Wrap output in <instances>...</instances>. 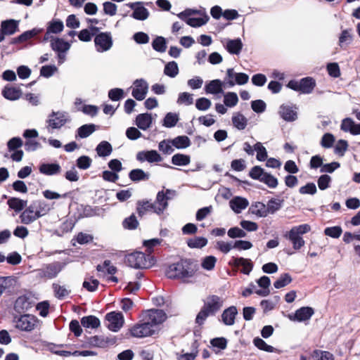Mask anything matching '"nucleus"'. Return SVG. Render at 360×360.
Listing matches in <instances>:
<instances>
[{
    "instance_id": "54",
    "label": "nucleus",
    "mask_w": 360,
    "mask_h": 360,
    "mask_svg": "<svg viewBox=\"0 0 360 360\" xmlns=\"http://www.w3.org/2000/svg\"><path fill=\"white\" fill-rule=\"evenodd\" d=\"M158 148L161 152L167 155L172 154L174 150L172 140L165 139L160 141L158 145Z\"/></svg>"
},
{
    "instance_id": "15",
    "label": "nucleus",
    "mask_w": 360,
    "mask_h": 360,
    "mask_svg": "<svg viewBox=\"0 0 360 360\" xmlns=\"http://www.w3.org/2000/svg\"><path fill=\"white\" fill-rule=\"evenodd\" d=\"M314 314L312 307H302L297 309L295 314H288V317L292 321L303 322L309 320Z\"/></svg>"
},
{
    "instance_id": "24",
    "label": "nucleus",
    "mask_w": 360,
    "mask_h": 360,
    "mask_svg": "<svg viewBox=\"0 0 360 360\" xmlns=\"http://www.w3.org/2000/svg\"><path fill=\"white\" fill-rule=\"evenodd\" d=\"M153 118L151 114L141 113L136 116V124L141 130H147L151 127Z\"/></svg>"
},
{
    "instance_id": "25",
    "label": "nucleus",
    "mask_w": 360,
    "mask_h": 360,
    "mask_svg": "<svg viewBox=\"0 0 360 360\" xmlns=\"http://www.w3.org/2000/svg\"><path fill=\"white\" fill-rule=\"evenodd\" d=\"M3 96L10 101H15L19 99L22 96V91L18 87L6 86L2 90Z\"/></svg>"
},
{
    "instance_id": "26",
    "label": "nucleus",
    "mask_w": 360,
    "mask_h": 360,
    "mask_svg": "<svg viewBox=\"0 0 360 360\" xmlns=\"http://www.w3.org/2000/svg\"><path fill=\"white\" fill-rule=\"evenodd\" d=\"M237 314V309L234 306H231L226 309L221 314V320L223 323L226 326L233 325Z\"/></svg>"
},
{
    "instance_id": "56",
    "label": "nucleus",
    "mask_w": 360,
    "mask_h": 360,
    "mask_svg": "<svg viewBox=\"0 0 360 360\" xmlns=\"http://www.w3.org/2000/svg\"><path fill=\"white\" fill-rule=\"evenodd\" d=\"M92 163V160L86 155H82L77 158L76 161L77 167L80 169H89Z\"/></svg>"
},
{
    "instance_id": "61",
    "label": "nucleus",
    "mask_w": 360,
    "mask_h": 360,
    "mask_svg": "<svg viewBox=\"0 0 360 360\" xmlns=\"http://www.w3.org/2000/svg\"><path fill=\"white\" fill-rule=\"evenodd\" d=\"M342 233V229L339 226L327 227L324 230L325 235L330 236L333 238H339Z\"/></svg>"
},
{
    "instance_id": "5",
    "label": "nucleus",
    "mask_w": 360,
    "mask_h": 360,
    "mask_svg": "<svg viewBox=\"0 0 360 360\" xmlns=\"http://www.w3.org/2000/svg\"><path fill=\"white\" fill-rule=\"evenodd\" d=\"M167 319V314L162 309H152L143 312L142 321L148 322L153 328L162 323Z\"/></svg>"
},
{
    "instance_id": "50",
    "label": "nucleus",
    "mask_w": 360,
    "mask_h": 360,
    "mask_svg": "<svg viewBox=\"0 0 360 360\" xmlns=\"http://www.w3.org/2000/svg\"><path fill=\"white\" fill-rule=\"evenodd\" d=\"M179 120V119L177 114L174 112H168L163 120L162 124L165 127L172 128L177 124Z\"/></svg>"
},
{
    "instance_id": "27",
    "label": "nucleus",
    "mask_w": 360,
    "mask_h": 360,
    "mask_svg": "<svg viewBox=\"0 0 360 360\" xmlns=\"http://www.w3.org/2000/svg\"><path fill=\"white\" fill-rule=\"evenodd\" d=\"M187 25L193 27H198L205 25L210 20V17L206 13L205 9H203V16L200 18H191L186 17V19H181Z\"/></svg>"
},
{
    "instance_id": "11",
    "label": "nucleus",
    "mask_w": 360,
    "mask_h": 360,
    "mask_svg": "<svg viewBox=\"0 0 360 360\" xmlns=\"http://www.w3.org/2000/svg\"><path fill=\"white\" fill-rule=\"evenodd\" d=\"M108 321V328L113 332H117L124 325V319L122 312L111 311L105 315Z\"/></svg>"
},
{
    "instance_id": "57",
    "label": "nucleus",
    "mask_w": 360,
    "mask_h": 360,
    "mask_svg": "<svg viewBox=\"0 0 360 360\" xmlns=\"http://www.w3.org/2000/svg\"><path fill=\"white\" fill-rule=\"evenodd\" d=\"M15 306L22 310L27 311L32 307V304L27 297L20 296L16 300Z\"/></svg>"
},
{
    "instance_id": "3",
    "label": "nucleus",
    "mask_w": 360,
    "mask_h": 360,
    "mask_svg": "<svg viewBox=\"0 0 360 360\" xmlns=\"http://www.w3.org/2000/svg\"><path fill=\"white\" fill-rule=\"evenodd\" d=\"M316 86V82L312 77H304L300 81L290 80L287 86L302 94H309L312 92Z\"/></svg>"
},
{
    "instance_id": "31",
    "label": "nucleus",
    "mask_w": 360,
    "mask_h": 360,
    "mask_svg": "<svg viewBox=\"0 0 360 360\" xmlns=\"http://www.w3.org/2000/svg\"><path fill=\"white\" fill-rule=\"evenodd\" d=\"M1 26L5 35H11L18 31V23L14 20H7L2 21Z\"/></svg>"
},
{
    "instance_id": "20",
    "label": "nucleus",
    "mask_w": 360,
    "mask_h": 360,
    "mask_svg": "<svg viewBox=\"0 0 360 360\" xmlns=\"http://www.w3.org/2000/svg\"><path fill=\"white\" fill-rule=\"evenodd\" d=\"M25 207L26 208L20 215L21 223L24 224H30L39 218L32 202Z\"/></svg>"
},
{
    "instance_id": "39",
    "label": "nucleus",
    "mask_w": 360,
    "mask_h": 360,
    "mask_svg": "<svg viewBox=\"0 0 360 360\" xmlns=\"http://www.w3.org/2000/svg\"><path fill=\"white\" fill-rule=\"evenodd\" d=\"M96 129V126L94 124H84L77 130V136L84 139L89 136Z\"/></svg>"
},
{
    "instance_id": "40",
    "label": "nucleus",
    "mask_w": 360,
    "mask_h": 360,
    "mask_svg": "<svg viewBox=\"0 0 360 360\" xmlns=\"http://www.w3.org/2000/svg\"><path fill=\"white\" fill-rule=\"evenodd\" d=\"M96 151L100 157H107L112 151V146L105 141H101L96 148Z\"/></svg>"
},
{
    "instance_id": "32",
    "label": "nucleus",
    "mask_w": 360,
    "mask_h": 360,
    "mask_svg": "<svg viewBox=\"0 0 360 360\" xmlns=\"http://www.w3.org/2000/svg\"><path fill=\"white\" fill-rule=\"evenodd\" d=\"M232 124L238 130H243L247 124V118L240 112L233 113L231 118Z\"/></svg>"
},
{
    "instance_id": "58",
    "label": "nucleus",
    "mask_w": 360,
    "mask_h": 360,
    "mask_svg": "<svg viewBox=\"0 0 360 360\" xmlns=\"http://www.w3.org/2000/svg\"><path fill=\"white\" fill-rule=\"evenodd\" d=\"M53 289L56 297L60 300L68 296L70 293V291L65 286L56 283L53 284Z\"/></svg>"
},
{
    "instance_id": "46",
    "label": "nucleus",
    "mask_w": 360,
    "mask_h": 360,
    "mask_svg": "<svg viewBox=\"0 0 360 360\" xmlns=\"http://www.w3.org/2000/svg\"><path fill=\"white\" fill-rule=\"evenodd\" d=\"M47 28L49 32L59 34L63 30L64 25L60 20L53 19L49 22Z\"/></svg>"
},
{
    "instance_id": "63",
    "label": "nucleus",
    "mask_w": 360,
    "mask_h": 360,
    "mask_svg": "<svg viewBox=\"0 0 360 360\" xmlns=\"http://www.w3.org/2000/svg\"><path fill=\"white\" fill-rule=\"evenodd\" d=\"M217 259L214 256H207L202 262V267L206 270L210 271L214 269Z\"/></svg>"
},
{
    "instance_id": "4",
    "label": "nucleus",
    "mask_w": 360,
    "mask_h": 360,
    "mask_svg": "<svg viewBox=\"0 0 360 360\" xmlns=\"http://www.w3.org/2000/svg\"><path fill=\"white\" fill-rule=\"evenodd\" d=\"M65 264L55 262L44 265L42 268L36 270L37 276L40 278L52 279L56 278L65 267Z\"/></svg>"
},
{
    "instance_id": "18",
    "label": "nucleus",
    "mask_w": 360,
    "mask_h": 360,
    "mask_svg": "<svg viewBox=\"0 0 360 360\" xmlns=\"http://www.w3.org/2000/svg\"><path fill=\"white\" fill-rule=\"evenodd\" d=\"M221 43L225 49L231 54L239 55L242 51L243 44L240 39H224Z\"/></svg>"
},
{
    "instance_id": "29",
    "label": "nucleus",
    "mask_w": 360,
    "mask_h": 360,
    "mask_svg": "<svg viewBox=\"0 0 360 360\" xmlns=\"http://www.w3.org/2000/svg\"><path fill=\"white\" fill-rule=\"evenodd\" d=\"M39 169L41 174L51 176L60 173L61 167L57 163H44L40 165Z\"/></svg>"
},
{
    "instance_id": "48",
    "label": "nucleus",
    "mask_w": 360,
    "mask_h": 360,
    "mask_svg": "<svg viewBox=\"0 0 360 360\" xmlns=\"http://www.w3.org/2000/svg\"><path fill=\"white\" fill-rule=\"evenodd\" d=\"M164 73L172 78L175 77L179 74V67L175 61H171L165 66Z\"/></svg>"
},
{
    "instance_id": "53",
    "label": "nucleus",
    "mask_w": 360,
    "mask_h": 360,
    "mask_svg": "<svg viewBox=\"0 0 360 360\" xmlns=\"http://www.w3.org/2000/svg\"><path fill=\"white\" fill-rule=\"evenodd\" d=\"M292 281L290 275L288 273L281 275V276L274 282V285L279 289L288 285Z\"/></svg>"
},
{
    "instance_id": "28",
    "label": "nucleus",
    "mask_w": 360,
    "mask_h": 360,
    "mask_svg": "<svg viewBox=\"0 0 360 360\" xmlns=\"http://www.w3.org/2000/svg\"><path fill=\"white\" fill-rule=\"evenodd\" d=\"M39 218L46 215L53 208L48 202L41 200L32 202Z\"/></svg>"
},
{
    "instance_id": "14",
    "label": "nucleus",
    "mask_w": 360,
    "mask_h": 360,
    "mask_svg": "<svg viewBox=\"0 0 360 360\" xmlns=\"http://www.w3.org/2000/svg\"><path fill=\"white\" fill-rule=\"evenodd\" d=\"M224 300L215 295H209L205 300L203 307L212 315H214L223 307Z\"/></svg>"
},
{
    "instance_id": "34",
    "label": "nucleus",
    "mask_w": 360,
    "mask_h": 360,
    "mask_svg": "<svg viewBox=\"0 0 360 360\" xmlns=\"http://www.w3.org/2000/svg\"><path fill=\"white\" fill-rule=\"evenodd\" d=\"M7 204L11 209L19 212L27 207V201L13 197L8 200Z\"/></svg>"
},
{
    "instance_id": "41",
    "label": "nucleus",
    "mask_w": 360,
    "mask_h": 360,
    "mask_svg": "<svg viewBox=\"0 0 360 360\" xmlns=\"http://www.w3.org/2000/svg\"><path fill=\"white\" fill-rule=\"evenodd\" d=\"M81 324L84 328H97L100 326V320L94 316H84L81 319Z\"/></svg>"
},
{
    "instance_id": "30",
    "label": "nucleus",
    "mask_w": 360,
    "mask_h": 360,
    "mask_svg": "<svg viewBox=\"0 0 360 360\" xmlns=\"http://www.w3.org/2000/svg\"><path fill=\"white\" fill-rule=\"evenodd\" d=\"M353 41V34L352 29H347L342 31L338 44L342 49H346Z\"/></svg>"
},
{
    "instance_id": "60",
    "label": "nucleus",
    "mask_w": 360,
    "mask_h": 360,
    "mask_svg": "<svg viewBox=\"0 0 360 360\" xmlns=\"http://www.w3.org/2000/svg\"><path fill=\"white\" fill-rule=\"evenodd\" d=\"M227 235L231 238H245L246 237L247 233L243 229L238 226H235L229 229Z\"/></svg>"
},
{
    "instance_id": "47",
    "label": "nucleus",
    "mask_w": 360,
    "mask_h": 360,
    "mask_svg": "<svg viewBox=\"0 0 360 360\" xmlns=\"http://www.w3.org/2000/svg\"><path fill=\"white\" fill-rule=\"evenodd\" d=\"M312 360H334L333 355L329 352L314 350L311 354Z\"/></svg>"
},
{
    "instance_id": "43",
    "label": "nucleus",
    "mask_w": 360,
    "mask_h": 360,
    "mask_svg": "<svg viewBox=\"0 0 360 360\" xmlns=\"http://www.w3.org/2000/svg\"><path fill=\"white\" fill-rule=\"evenodd\" d=\"M283 200L272 198L269 200L266 205V210L268 214H274L278 210H279L283 205Z\"/></svg>"
},
{
    "instance_id": "42",
    "label": "nucleus",
    "mask_w": 360,
    "mask_h": 360,
    "mask_svg": "<svg viewBox=\"0 0 360 360\" xmlns=\"http://www.w3.org/2000/svg\"><path fill=\"white\" fill-rule=\"evenodd\" d=\"M190 162V156L181 153L175 154L172 158V163L176 166H186Z\"/></svg>"
},
{
    "instance_id": "2",
    "label": "nucleus",
    "mask_w": 360,
    "mask_h": 360,
    "mask_svg": "<svg viewBox=\"0 0 360 360\" xmlns=\"http://www.w3.org/2000/svg\"><path fill=\"white\" fill-rule=\"evenodd\" d=\"M311 231V226L307 224H301L293 226L286 234L288 238L292 243L295 250H300L305 244L302 235L307 233Z\"/></svg>"
},
{
    "instance_id": "23",
    "label": "nucleus",
    "mask_w": 360,
    "mask_h": 360,
    "mask_svg": "<svg viewBox=\"0 0 360 360\" xmlns=\"http://www.w3.org/2000/svg\"><path fill=\"white\" fill-rule=\"evenodd\" d=\"M229 205L233 211L237 214L246 209L249 205L248 200L242 197L236 196L229 201Z\"/></svg>"
},
{
    "instance_id": "9",
    "label": "nucleus",
    "mask_w": 360,
    "mask_h": 360,
    "mask_svg": "<svg viewBox=\"0 0 360 360\" xmlns=\"http://www.w3.org/2000/svg\"><path fill=\"white\" fill-rule=\"evenodd\" d=\"M52 50L57 53L58 63H63L66 59V53L70 49V44L60 38H53L51 40Z\"/></svg>"
},
{
    "instance_id": "49",
    "label": "nucleus",
    "mask_w": 360,
    "mask_h": 360,
    "mask_svg": "<svg viewBox=\"0 0 360 360\" xmlns=\"http://www.w3.org/2000/svg\"><path fill=\"white\" fill-rule=\"evenodd\" d=\"M131 15L134 19H136L139 20H144L148 18L149 11H148V9L146 8L143 6L141 4L135 8V11H134Z\"/></svg>"
},
{
    "instance_id": "52",
    "label": "nucleus",
    "mask_w": 360,
    "mask_h": 360,
    "mask_svg": "<svg viewBox=\"0 0 360 360\" xmlns=\"http://www.w3.org/2000/svg\"><path fill=\"white\" fill-rule=\"evenodd\" d=\"M153 49L156 51L163 53L167 49L166 40L163 37H157L152 43Z\"/></svg>"
},
{
    "instance_id": "7",
    "label": "nucleus",
    "mask_w": 360,
    "mask_h": 360,
    "mask_svg": "<svg viewBox=\"0 0 360 360\" xmlns=\"http://www.w3.org/2000/svg\"><path fill=\"white\" fill-rule=\"evenodd\" d=\"M249 81V76L243 72H236L233 68L226 70L224 77V84L228 87H233L236 84L244 85Z\"/></svg>"
},
{
    "instance_id": "17",
    "label": "nucleus",
    "mask_w": 360,
    "mask_h": 360,
    "mask_svg": "<svg viewBox=\"0 0 360 360\" xmlns=\"http://www.w3.org/2000/svg\"><path fill=\"white\" fill-rule=\"evenodd\" d=\"M134 85L131 92L133 97L138 101L143 100L148 93V85L147 82L143 79H136L134 81Z\"/></svg>"
},
{
    "instance_id": "13",
    "label": "nucleus",
    "mask_w": 360,
    "mask_h": 360,
    "mask_svg": "<svg viewBox=\"0 0 360 360\" xmlns=\"http://www.w3.org/2000/svg\"><path fill=\"white\" fill-rule=\"evenodd\" d=\"M37 319L30 314L20 316L15 321V327L22 331L30 332L34 329Z\"/></svg>"
},
{
    "instance_id": "59",
    "label": "nucleus",
    "mask_w": 360,
    "mask_h": 360,
    "mask_svg": "<svg viewBox=\"0 0 360 360\" xmlns=\"http://www.w3.org/2000/svg\"><path fill=\"white\" fill-rule=\"evenodd\" d=\"M255 150L257 151V159L259 161H264L267 158V152L266 148L260 142H257L254 146Z\"/></svg>"
},
{
    "instance_id": "38",
    "label": "nucleus",
    "mask_w": 360,
    "mask_h": 360,
    "mask_svg": "<svg viewBox=\"0 0 360 360\" xmlns=\"http://www.w3.org/2000/svg\"><path fill=\"white\" fill-rule=\"evenodd\" d=\"M174 148L176 149H184L191 146V140L187 136H178L172 139Z\"/></svg>"
},
{
    "instance_id": "10",
    "label": "nucleus",
    "mask_w": 360,
    "mask_h": 360,
    "mask_svg": "<svg viewBox=\"0 0 360 360\" xmlns=\"http://www.w3.org/2000/svg\"><path fill=\"white\" fill-rule=\"evenodd\" d=\"M96 49L98 52H105L112 46V38L110 32H101L94 38Z\"/></svg>"
},
{
    "instance_id": "64",
    "label": "nucleus",
    "mask_w": 360,
    "mask_h": 360,
    "mask_svg": "<svg viewBox=\"0 0 360 360\" xmlns=\"http://www.w3.org/2000/svg\"><path fill=\"white\" fill-rule=\"evenodd\" d=\"M212 105L211 101L207 98H200L196 100L195 107L198 110L205 111L208 110Z\"/></svg>"
},
{
    "instance_id": "21",
    "label": "nucleus",
    "mask_w": 360,
    "mask_h": 360,
    "mask_svg": "<svg viewBox=\"0 0 360 360\" xmlns=\"http://www.w3.org/2000/svg\"><path fill=\"white\" fill-rule=\"evenodd\" d=\"M158 207L154 202L149 200H140L137 202V212L140 217L144 215L146 212H151L158 215L162 214L160 212H158Z\"/></svg>"
},
{
    "instance_id": "33",
    "label": "nucleus",
    "mask_w": 360,
    "mask_h": 360,
    "mask_svg": "<svg viewBox=\"0 0 360 360\" xmlns=\"http://www.w3.org/2000/svg\"><path fill=\"white\" fill-rule=\"evenodd\" d=\"M129 177L134 182L147 181L150 178V174L148 172H145L141 169H134L130 171Z\"/></svg>"
},
{
    "instance_id": "8",
    "label": "nucleus",
    "mask_w": 360,
    "mask_h": 360,
    "mask_svg": "<svg viewBox=\"0 0 360 360\" xmlns=\"http://www.w3.org/2000/svg\"><path fill=\"white\" fill-rule=\"evenodd\" d=\"M70 117L68 113L64 111H53L48 117L46 123L47 128L51 129H60L68 121Z\"/></svg>"
},
{
    "instance_id": "51",
    "label": "nucleus",
    "mask_w": 360,
    "mask_h": 360,
    "mask_svg": "<svg viewBox=\"0 0 360 360\" xmlns=\"http://www.w3.org/2000/svg\"><path fill=\"white\" fill-rule=\"evenodd\" d=\"M215 248L223 254H228L233 248V242L218 240L216 243Z\"/></svg>"
},
{
    "instance_id": "55",
    "label": "nucleus",
    "mask_w": 360,
    "mask_h": 360,
    "mask_svg": "<svg viewBox=\"0 0 360 360\" xmlns=\"http://www.w3.org/2000/svg\"><path fill=\"white\" fill-rule=\"evenodd\" d=\"M253 343L255 347L261 350L267 352H274L276 351V349L274 347L267 345L265 341L259 338H255L253 340Z\"/></svg>"
},
{
    "instance_id": "37",
    "label": "nucleus",
    "mask_w": 360,
    "mask_h": 360,
    "mask_svg": "<svg viewBox=\"0 0 360 360\" xmlns=\"http://www.w3.org/2000/svg\"><path fill=\"white\" fill-rule=\"evenodd\" d=\"M165 197L164 191L162 190L157 193L155 200V204L158 207V212H160L161 214H162L168 207V200Z\"/></svg>"
},
{
    "instance_id": "12",
    "label": "nucleus",
    "mask_w": 360,
    "mask_h": 360,
    "mask_svg": "<svg viewBox=\"0 0 360 360\" xmlns=\"http://www.w3.org/2000/svg\"><path fill=\"white\" fill-rule=\"evenodd\" d=\"M156 329L153 328L148 322L141 320V323L134 325L130 329L131 335L135 338H144L153 335Z\"/></svg>"
},
{
    "instance_id": "19",
    "label": "nucleus",
    "mask_w": 360,
    "mask_h": 360,
    "mask_svg": "<svg viewBox=\"0 0 360 360\" xmlns=\"http://www.w3.org/2000/svg\"><path fill=\"white\" fill-rule=\"evenodd\" d=\"M136 160L141 162L147 161L149 163H155L161 162L162 158L155 150H142L136 154Z\"/></svg>"
},
{
    "instance_id": "44",
    "label": "nucleus",
    "mask_w": 360,
    "mask_h": 360,
    "mask_svg": "<svg viewBox=\"0 0 360 360\" xmlns=\"http://www.w3.org/2000/svg\"><path fill=\"white\" fill-rule=\"evenodd\" d=\"M207 244V239L205 237H195L187 240V245L191 248H202Z\"/></svg>"
},
{
    "instance_id": "22",
    "label": "nucleus",
    "mask_w": 360,
    "mask_h": 360,
    "mask_svg": "<svg viewBox=\"0 0 360 360\" xmlns=\"http://www.w3.org/2000/svg\"><path fill=\"white\" fill-rule=\"evenodd\" d=\"M223 86H226L224 80L222 82L220 79H213L207 83L205 86V91L207 94H219L224 93Z\"/></svg>"
},
{
    "instance_id": "62",
    "label": "nucleus",
    "mask_w": 360,
    "mask_h": 360,
    "mask_svg": "<svg viewBox=\"0 0 360 360\" xmlns=\"http://www.w3.org/2000/svg\"><path fill=\"white\" fill-rule=\"evenodd\" d=\"M122 224H123L124 228H125V229H135L138 226L139 222H138L135 215L131 214L130 217L126 218L123 221Z\"/></svg>"
},
{
    "instance_id": "1",
    "label": "nucleus",
    "mask_w": 360,
    "mask_h": 360,
    "mask_svg": "<svg viewBox=\"0 0 360 360\" xmlns=\"http://www.w3.org/2000/svg\"><path fill=\"white\" fill-rule=\"evenodd\" d=\"M198 270L196 264L189 259H181L169 266L166 275L169 278H176L184 283H191Z\"/></svg>"
},
{
    "instance_id": "36",
    "label": "nucleus",
    "mask_w": 360,
    "mask_h": 360,
    "mask_svg": "<svg viewBox=\"0 0 360 360\" xmlns=\"http://www.w3.org/2000/svg\"><path fill=\"white\" fill-rule=\"evenodd\" d=\"M39 33V30L34 28L31 30L26 31L19 35L17 37H15L12 39L11 44H17V43H21L27 41L28 39H30L35 37L37 34Z\"/></svg>"
},
{
    "instance_id": "6",
    "label": "nucleus",
    "mask_w": 360,
    "mask_h": 360,
    "mask_svg": "<svg viewBox=\"0 0 360 360\" xmlns=\"http://www.w3.org/2000/svg\"><path fill=\"white\" fill-rule=\"evenodd\" d=\"M127 264L135 269H147L151 266L149 256L141 252H136L127 255L126 259Z\"/></svg>"
},
{
    "instance_id": "35",
    "label": "nucleus",
    "mask_w": 360,
    "mask_h": 360,
    "mask_svg": "<svg viewBox=\"0 0 360 360\" xmlns=\"http://www.w3.org/2000/svg\"><path fill=\"white\" fill-rule=\"evenodd\" d=\"M250 211L252 214L258 217H266L268 215L266 205L261 202H256L252 204L250 208Z\"/></svg>"
},
{
    "instance_id": "45",
    "label": "nucleus",
    "mask_w": 360,
    "mask_h": 360,
    "mask_svg": "<svg viewBox=\"0 0 360 360\" xmlns=\"http://www.w3.org/2000/svg\"><path fill=\"white\" fill-rule=\"evenodd\" d=\"M238 103V97L235 92H227L224 95V103L228 108H233Z\"/></svg>"
},
{
    "instance_id": "16",
    "label": "nucleus",
    "mask_w": 360,
    "mask_h": 360,
    "mask_svg": "<svg viewBox=\"0 0 360 360\" xmlns=\"http://www.w3.org/2000/svg\"><path fill=\"white\" fill-rule=\"evenodd\" d=\"M278 114L286 122H293L297 119V108L295 105L282 104L279 107Z\"/></svg>"
}]
</instances>
